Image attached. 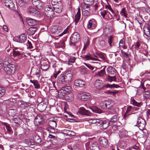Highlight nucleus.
<instances>
[{"label":"nucleus","mask_w":150,"mask_h":150,"mask_svg":"<svg viewBox=\"0 0 150 150\" xmlns=\"http://www.w3.org/2000/svg\"><path fill=\"white\" fill-rule=\"evenodd\" d=\"M88 121L90 125L93 126H99L101 129H106L109 126V122L105 120L91 118Z\"/></svg>","instance_id":"nucleus-1"},{"label":"nucleus","mask_w":150,"mask_h":150,"mask_svg":"<svg viewBox=\"0 0 150 150\" xmlns=\"http://www.w3.org/2000/svg\"><path fill=\"white\" fill-rule=\"evenodd\" d=\"M72 89L71 87L70 86H66L63 87L58 92V97L60 98H66V97H69V93Z\"/></svg>","instance_id":"nucleus-2"},{"label":"nucleus","mask_w":150,"mask_h":150,"mask_svg":"<svg viewBox=\"0 0 150 150\" xmlns=\"http://www.w3.org/2000/svg\"><path fill=\"white\" fill-rule=\"evenodd\" d=\"M4 71L8 74L14 73L15 71V66L11 64L7 61H4Z\"/></svg>","instance_id":"nucleus-3"},{"label":"nucleus","mask_w":150,"mask_h":150,"mask_svg":"<svg viewBox=\"0 0 150 150\" xmlns=\"http://www.w3.org/2000/svg\"><path fill=\"white\" fill-rule=\"evenodd\" d=\"M77 97L81 101H86L90 99L91 95L89 93L80 92L77 94Z\"/></svg>","instance_id":"nucleus-4"},{"label":"nucleus","mask_w":150,"mask_h":150,"mask_svg":"<svg viewBox=\"0 0 150 150\" xmlns=\"http://www.w3.org/2000/svg\"><path fill=\"white\" fill-rule=\"evenodd\" d=\"M136 122L137 124L135 126L138 127L140 130H142L145 128L146 125L145 121L142 117H138Z\"/></svg>","instance_id":"nucleus-5"},{"label":"nucleus","mask_w":150,"mask_h":150,"mask_svg":"<svg viewBox=\"0 0 150 150\" xmlns=\"http://www.w3.org/2000/svg\"><path fill=\"white\" fill-rule=\"evenodd\" d=\"M80 39V36L79 34L77 32L74 33L72 35V36L70 38V44L71 45H75L76 42L79 41Z\"/></svg>","instance_id":"nucleus-6"},{"label":"nucleus","mask_w":150,"mask_h":150,"mask_svg":"<svg viewBox=\"0 0 150 150\" xmlns=\"http://www.w3.org/2000/svg\"><path fill=\"white\" fill-rule=\"evenodd\" d=\"M100 13L103 18L105 20H109L112 18V15L106 10H100Z\"/></svg>","instance_id":"nucleus-7"},{"label":"nucleus","mask_w":150,"mask_h":150,"mask_svg":"<svg viewBox=\"0 0 150 150\" xmlns=\"http://www.w3.org/2000/svg\"><path fill=\"white\" fill-rule=\"evenodd\" d=\"M53 10L51 6H47L45 8V13L46 15L49 17H51L54 14Z\"/></svg>","instance_id":"nucleus-8"},{"label":"nucleus","mask_w":150,"mask_h":150,"mask_svg":"<svg viewBox=\"0 0 150 150\" xmlns=\"http://www.w3.org/2000/svg\"><path fill=\"white\" fill-rule=\"evenodd\" d=\"M22 50L18 47H15L13 52V56L14 57H19L23 55Z\"/></svg>","instance_id":"nucleus-9"},{"label":"nucleus","mask_w":150,"mask_h":150,"mask_svg":"<svg viewBox=\"0 0 150 150\" xmlns=\"http://www.w3.org/2000/svg\"><path fill=\"white\" fill-rule=\"evenodd\" d=\"M97 25V23L96 20L92 18L88 21L87 28L89 29H94L96 27Z\"/></svg>","instance_id":"nucleus-10"},{"label":"nucleus","mask_w":150,"mask_h":150,"mask_svg":"<svg viewBox=\"0 0 150 150\" xmlns=\"http://www.w3.org/2000/svg\"><path fill=\"white\" fill-rule=\"evenodd\" d=\"M5 6L12 10L15 9V5L12 0H5L4 2Z\"/></svg>","instance_id":"nucleus-11"},{"label":"nucleus","mask_w":150,"mask_h":150,"mask_svg":"<svg viewBox=\"0 0 150 150\" xmlns=\"http://www.w3.org/2000/svg\"><path fill=\"white\" fill-rule=\"evenodd\" d=\"M33 5L38 9H41L43 7V4L40 0H32Z\"/></svg>","instance_id":"nucleus-12"},{"label":"nucleus","mask_w":150,"mask_h":150,"mask_svg":"<svg viewBox=\"0 0 150 150\" xmlns=\"http://www.w3.org/2000/svg\"><path fill=\"white\" fill-rule=\"evenodd\" d=\"M141 87L144 91L143 93L144 98L145 99L150 98V91L148 89H146L144 86V84H142Z\"/></svg>","instance_id":"nucleus-13"},{"label":"nucleus","mask_w":150,"mask_h":150,"mask_svg":"<svg viewBox=\"0 0 150 150\" xmlns=\"http://www.w3.org/2000/svg\"><path fill=\"white\" fill-rule=\"evenodd\" d=\"M99 142L102 146L107 148L108 146L107 139L104 137H101L99 139Z\"/></svg>","instance_id":"nucleus-14"},{"label":"nucleus","mask_w":150,"mask_h":150,"mask_svg":"<svg viewBox=\"0 0 150 150\" xmlns=\"http://www.w3.org/2000/svg\"><path fill=\"white\" fill-rule=\"evenodd\" d=\"M16 40L18 42L23 43L26 41V35L24 34H22L21 35L16 37Z\"/></svg>","instance_id":"nucleus-15"},{"label":"nucleus","mask_w":150,"mask_h":150,"mask_svg":"<svg viewBox=\"0 0 150 150\" xmlns=\"http://www.w3.org/2000/svg\"><path fill=\"white\" fill-rule=\"evenodd\" d=\"M28 11L32 15L36 17H38L40 16V12L34 8L30 7Z\"/></svg>","instance_id":"nucleus-16"},{"label":"nucleus","mask_w":150,"mask_h":150,"mask_svg":"<svg viewBox=\"0 0 150 150\" xmlns=\"http://www.w3.org/2000/svg\"><path fill=\"white\" fill-rule=\"evenodd\" d=\"M78 113L81 115L87 116H90L91 114L88 110H86L83 107L80 108L79 109Z\"/></svg>","instance_id":"nucleus-17"},{"label":"nucleus","mask_w":150,"mask_h":150,"mask_svg":"<svg viewBox=\"0 0 150 150\" xmlns=\"http://www.w3.org/2000/svg\"><path fill=\"white\" fill-rule=\"evenodd\" d=\"M61 27L54 26L52 27L50 29V31L52 34H57L61 31Z\"/></svg>","instance_id":"nucleus-18"},{"label":"nucleus","mask_w":150,"mask_h":150,"mask_svg":"<svg viewBox=\"0 0 150 150\" xmlns=\"http://www.w3.org/2000/svg\"><path fill=\"white\" fill-rule=\"evenodd\" d=\"M81 57L83 59H85L86 60H92L100 61L97 58L92 57L90 54H88L86 55H83L81 56Z\"/></svg>","instance_id":"nucleus-19"},{"label":"nucleus","mask_w":150,"mask_h":150,"mask_svg":"<svg viewBox=\"0 0 150 150\" xmlns=\"http://www.w3.org/2000/svg\"><path fill=\"white\" fill-rule=\"evenodd\" d=\"M53 6V8L56 13H59L62 11L63 7L62 4H58V5H55L54 6Z\"/></svg>","instance_id":"nucleus-20"},{"label":"nucleus","mask_w":150,"mask_h":150,"mask_svg":"<svg viewBox=\"0 0 150 150\" xmlns=\"http://www.w3.org/2000/svg\"><path fill=\"white\" fill-rule=\"evenodd\" d=\"M106 109H109L112 108L114 105L113 101L110 100H105Z\"/></svg>","instance_id":"nucleus-21"},{"label":"nucleus","mask_w":150,"mask_h":150,"mask_svg":"<svg viewBox=\"0 0 150 150\" xmlns=\"http://www.w3.org/2000/svg\"><path fill=\"white\" fill-rule=\"evenodd\" d=\"M74 84L75 86L83 87L85 85V82L81 80L77 79L74 81Z\"/></svg>","instance_id":"nucleus-22"},{"label":"nucleus","mask_w":150,"mask_h":150,"mask_svg":"<svg viewBox=\"0 0 150 150\" xmlns=\"http://www.w3.org/2000/svg\"><path fill=\"white\" fill-rule=\"evenodd\" d=\"M43 120V119L41 116L37 115L35 118L34 122L35 125H38L40 124Z\"/></svg>","instance_id":"nucleus-23"},{"label":"nucleus","mask_w":150,"mask_h":150,"mask_svg":"<svg viewBox=\"0 0 150 150\" xmlns=\"http://www.w3.org/2000/svg\"><path fill=\"white\" fill-rule=\"evenodd\" d=\"M90 150H100L98 143L96 142L92 143L90 147Z\"/></svg>","instance_id":"nucleus-24"},{"label":"nucleus","mask_w":150,"mask_h":150,"mask_svg":"<svg viewBox=\"0 0 150 150\" xmlns=\"http://www.w3.org/2000/svg\"><path fill=\"white\" fill-rule=\"evenodd\" d=\"M47 107L46 104L43 102H41L39 103L37 106V108L40 112L43 111L45 110Z\"/></svg>","instance_id":"nucleus-25"},{"label":"nucleus","mask_w":150,"mask_h":150,"mask_svg":"<svg viewBox=\"0 0 150 150\" xmlns=\"http://www.w3.org/2000/svg\"><path fill=\"white\" fill-rule=\"evenodd\" d=\"M107 43L109 44V47L111 48L114 45L113 37L112 35L108 37L107 40Z\"/></svg>","instance_id":"nucleus-26"},{"label":"nucleus","mask_w":150,"mask_h":150,"mask_svg":"<svg viewBox=\"0 0 150 150\" xmlns=\"http://www.w3.org/2000/svg\"><path fill=\"white\" fill-rule=\"evenodd\" d=\"M107 71L108 73V75L114 76L115 74V69L112 67H110L108 68L107 69Z\"/></svg>","instance_id":"nucleus-27"},{"label":"nucleus","mask_w":150,"mask_h":150,"mask_svg":"<svg viewBox=\"0 0 150 150\" xmlns=\"http://www.w3.org/2000/svg\"><path fill=\"white\" fill-rule=\"evenodd\" d=\"M57 81L60 84H62L66 81L64 75L63 74H61L59 76Z\"/></svg>","instance_id":"nucleus-28"},{"label":"nucleus","mask_w":150,"mask_h":150,"mask_svg":"<svg viewBox=\"0 0 150 150\" xmlns=\"http://www.w3.org/2000/svg\"><path fill=\"white\" fill-rule=\"evenodd\" d=\"M119 47H122L124 49H126L127 48V46L125 45V40L124 38L122 39L119 42Z\"/></svg>","instance_id":"nucleus-29"},{"label":"nucleus","mask_w":150,"mask_h":150,"mask_svg":"<svg viewBox=\"0 0 150 150\" xmlns=\"http://www.w3.org/2000/svg\"><path fill=\"white\" fill-rule=\"evenodd\" d=\"M27 21L28 24L30 25H34L38 23L37 21L31 18L28 19Z\"/></svg>","instance_id":"nucleus-30"},{"label":"nucleus","mask_w":150,"mask_h":150,"mask_svg":"<svg viewBox=\"0 0 150 150\" xmlns=\"http://www.w3.org/2000/svg\"><path fill=\"white\" fill-rule=\"evenodd\" d=\"M30 82L33 84L35 88L39 89L40 88V84L38 83V81L36 80H30Z\"/></svg>","instance_id":"nucleus-31"},{"label":"nucleus","mask_w":150,"mask_h":150,"mask_svg":"<svg viewBox=\"0 0 150 150\" xmlns=\"http://www.w3.org/2000/svg\"><path fill=\"white\" fill-rule=\"evenodd\" d=\"M37 27H31L29 28L27 32L28 33L31 35H34L36 30Z\"/></svg>","instance_id":"nucleus-32"},{"label":"nucleus","mask_w":150,"mask_h":150,"mask_svg":"<svg viewBox=\"0 0 150 150\" xmlns=\"http://www.w3.org/2000/svg\"><path fill=\"white\" fill-rule=\"evenodd\" d=\"M48 124L50 128L52 129H55L57 126V123L54 120H50L48 122Z\"/></svg>","instance_id":"nucleus-33"},{"label":"nucleus","mask_w":150,"mask_h":150,"mask_svg":"<svg viewBox=\"0 0 150 150\" xmlns=\"http://www.w3.org/2000/svg\"><path fill=\"white\" fill-rule=\"evenodd\" d=\"M68 73H67L66 75H64L66 81H70L72 78V75L71 74L69 73L71 72L70 71H68Z\"/></svg>","instance_id":"nucleus-34"},{"label":"nucleus","mask_w":150,"mask_h":150,"mask_svg":"<svg viewBox=\"0 0 150 150\" xmlns=\"http://www.w3.org/2000/svg\"><path fill=\"white\" fill-rule=\"evenodd\" d=\"M118 120V115H115L112 116L110 118V120L108 121L109 122V124L110 122H116Z\"/></svg>","instance_id":"nucleus-35"},{"label":"nucleus","mask_w":150,"mask_h":150,"mask_svg":"<svg viewBox=\"0 0 150 150\" xmlns=\"http://www.w3.org/2000/svg\"><path fill=\"white\" fill-rule=\"evenodd\" d=\"M24 142L25 144L29 146L33 145L35 144V142L32 139H27L25 140Z\"/></svg>","instance_id":"nucleus-36"},{"label":"nucleus","mask_w":150,"mask_h":150,"mask_svg":"<svg viewBox=\"0 0 150 150\" xmlns=\"http://www.w3.org/2000/svg\"><path fill=\"white\" fill-rule=\"evenodd\" d=\"M105 73V69L100 70V71L95 73L96 75L99 76H103Z\"/></svg>","instance_id":"nucleus-37"},{"label":"nucleus","mask_w":150,"mask_h":150,"mask_svg":"<svg viewBox=\"0 0 150 150\" xmlns=\"http://www.w3.org/2000/svg\"><path fill=\"white\" fill-rule=\"evenodd\" d=\"M40 67L42 69L45 70L49 68V66L47 63L44 62L41 64Z\"/></svg>","instance_id":"nucleus-38"},{"label":"nucleus","mask_w":150,"mask_h":150,"mask_svg":"<svg viewBox=\"0 0 150 150\" xmlns=\"http://www.w3.org/2000/svg\"><path fill=\"white\" fill-rule=\"evenodd\" d=\"M51 3L53 6H54L55 5L62 4L61 0H52Z\"/></svg>","instance_id":"nucleus-39"},{"label":"nucleus","mask_w":150,"mask_h":150,"mask_svg":"<svg viewBox=\"0 0 150 150\" xmlns=\"http://www.w3.org/2000/svg\"><path fill=\"white\" fill-rule=\"evenodd\" d=\"M120 14L124 16L125 18H127V11L125 8H123L120 12Z\"/></svg>","instance_id":"nucleus-40"},{"label":"nucleus","mask_w":150,"mask_h":150,"mask_svg":"<svg viewBox=\"0 0 150 150\" xmlns=\"http://www.w3.org/2000/svg\"><path fill=\"white\" fill-rule=\"evenodd\" d=\"M107 79L108 81L110 82H111L112 81H116L115 75L112 76L108 75Z\"/></svg>","instance_id":"nucleus-41"},{"label":"nucleus","mask_w":150,"mask_h":150,"mask_svg":"<svg viewBox=\"0 0 150 150\" xmlns=\"http://www.w3.org/2000/svg\"><path fill=\"white\" fill-rule=\"evenodd\" d=\"M82 14L84 16H88L90 15V9L87 10L82 9Z\"/></svg>","instance_id":"nucleus-42"},{"label":"nucleus","mask_w":150,"mask_h":150,"mask_svg":"<svg viewBox=\"0 0 150 150\" xmlns=\"http://www.w3.org/2000/svg\"><path fill=\"white\" fill-rule=\"evenodd\" d=\"M102 84V81L100 79H97L96 80L94 83V85L96 87L101 86Z\"/></svg>","instance_id":"nucleus-43"},{"label":"nucleus","mask_w":150,"mask_h":150,"mask_svg":"<svg viewBox=\"0 0 150 150\" xmlns=\"http://www.w3.org/2000/svg\"><path fill=\"white\" fill-rule=\"evenodd\" d=\"M90 5L88 4H86L85 3H82L81 5L82 9L84 10L87 9L88 10V9H89Z\"/></svg>","instance_id":"nucleus-44"},{"label":"nucleus","mask_w":150,"mask_h":150,"mask_svg":"<svg viewBox=\"0 0 150 150\" xmlns=\"http://www.w3.org/2000/svg\"><path fill=\"white\" fill-rule=\"evenodd\" d=\"M81 17V13H77L76 15L75 16V18L74 20L75 24H76L79 22L80 20Z\"/></svg>","instance_id":"nucleus-45"},{"label":"nucleus","mask_w":150,"mask_h":150,"mask_svg":"<svg viewBox=\"0 0 150 150\" xmlns=\"http://www.w3.org/2000/svg\"><path fill=\"white\" fill-rule=\"evenodd\" d=\"M99 105L100 107L102 109L105 110L106 109L105 100L104 101H100L99 104Z\"/></svg>","instance_id":"nucleus-46"},{"label":"nucleus","mask_w":150,"mask_h":150,"mask_svg":"<svg viewBox=\"0 0 150 150\" xmlns=\"http://www.w3.org/2000/svg\"><path fill=\"white\" fill-rule=\"evenodd\" d=\"M144 33L147 36L150 37V30L149 28V26L144 30Z\"/></svg>","instance_id":"nucleus-47"},{"label":"nucleus","mask_w":150,"mask_h":150,"mask_svg":"<svg viewBox=\"0 0 150 150\" xmlns=\"http://www.w3.org/2000/svg\"><path fill=\"white\" fill-rule=\"evenodd\" d=\"M34 139L37 144H39L41 142V139L38 135L35 136L34 137Z\"/></svg>","instance_id":"nucleus-48"},{"label":"nucleus","mask_w":150,"mask_h":150,"mask_svg":"<svg viewBox=\"0 0 150 150\" xmlns=\"http://www.w3.org/2000/svg\"><path fill=\"white\" fill-rule=\"evenodd\" d=\"M28 1V0H19L18 4L21 7H23L26 4V3Z\"/></svg>","instance_id":"nucleus-49"},{"label":"nucleus","mask_w":150,"mask_h":150,"mask_svg":"<svg viewBox=\"0 0 150 150\" xmlns=\"http://www.w3.org/2000/svg\"><path fill=\"white\" fill-rule=\"evenodd\" d=\"M131 103L137 107H139L140 105V103L137 102L134 99H131Z\"/></svg>","instance_id":"nucleus-50"},{"label":"nucleus","mask_w":150,"mask_h":150,"mask_svg":"<svg viewBox=\"0 0 150 150\" xmlns=\"http://www.w3.org/2000/svg\"><path fill=\"white\" fill-rule=\"evenodd\" d=\"M132 109V107L131 106H129L127 107V110L126 111V113L125 115V117L131 114V113H129Z\"/></svg>","instance_id":"nucleus-51"},{"label":"nucleus","mask_w":150,"mask_h":150,"mask_svg":"<svg viewBox=\"0 0 150 150\" xmlns=\"http://www.w3.org/2000/svg\"><path fill=\"white\" fill-rule=\"evenodd\" d=\"M142 43L139 42H137L136 43L135 45V50H138L140 49V47H141Z\"/></svg>","instance_id":"nucleus-52"},{"label":"nucleus","mask_w":150,"mask_h":150,"mask_svg":"<svg viewBox=\"0 0 150 150\" xmlns=\"http://www.w3.org/2000/svg\"><path fill=\"white\" fill-rule=\"evenodd\" d=\"M105 7L106 9H108L113 14L114 16H116V14L114 13V11L110 5H105Z\"/></svg>","instance_id":"nucleus-53"},{"label":"nucleus","mask_w":150,"mask_h":150,"mask_svg":"<svg viewBox=\"0 0 150 150\" xmlns=\"http://www.w3.org/2000/svg\"><path fill=\"white\" fill-rule=\"evenodd\" d=\"M6 93L5 90L0 86V98L3 97Z\"/></svg>","instance_id":"nucleus-54"},{"label":"nucleus","mask_w":150,"mask_h":150,"mask_svg":"<svg viewBox=\"0 0 150 150\" xmlns=\"http://www.w3.org/2000/svg\"><path fill=\"white\" fill-rule=\"evenodd\" d=\"M76 60V58L75 57L71 58L68 61V64H71L74 63Z\"/></svg>","instance_id":"nucleus-55"},{"label":"nucleus","mask_w":150,"mask_h":150,"mask_svg":"<svg viewBox=\"0 0 150 150\" xmlns=\"http://www.w3.org/2000/svg\"><path fill=\"white\" fill-rule=\"evenodd\" d=\"M83 1L86 4L91 5L94 3V0H83Z\"/></svg>","instance_id":"nucleus-56"},{"label":"nucleus","mask_w":150,"mask_h":150,"mask_svg":"<svg viewBox=\"0 0 150 150\" xmlns=\"http://www.w3.org/2000/svg\"><path fill=\"white\" fill-rule=\"evenodd\" d=\"M98 43L101 46H104L105 45V41L102 39H99L98 40Z\"/></svg>","instance_id":"nucleus-57"},{"label":"nucleus","mask_w":150,"mask_h":150,"mask_svg":"<svg viewBox=\"0 0 150 150\" xmlns=\"http://www.w3.org/2000/svg\"><path fill=\"white\" fill-rule=\"evenodd\" d=\"M98 56L99 58L105 60L106 59L105 54L104 53H100L98 54Z\"/></svg>","instance_id":"nucleus-58"},{"label":"nucleus","mask_w":150,"mask_h":150,"mask_svg":"<svg viewBox=\"0 0 150 150\" xmlns=\"http://www.w3.org/2000/svg\"><path fill=\"white\" fill-rule=\"evenodd\" d=\"M9 115L12 116L14 115L16 113V110L14 109H11L9 111Z\"/></svg>","instance_id":"nucleus-59"},{"label":"nucleus","mask_w":150,"mask_h":150,"mask_svg":"<svg viewBox=\"0 0 150 150\" xmlns=\"http://www.w3.org/2000/svg\"><path fill=\"white\" fill-rule=\"evenodd\" d=\"M13 121L14 123L18 124L20 122L21 120L18 117H16L13 118Z\"/></svg>","instance_id":"nucleus-60"},{"label":"nucleus","mask_w":150,"mask_h":150,"mask_svg":"<svg viewBox=\"0 0 150 150\" xmlns=\"http://www.w3.org/2000/svg\"><path fill=\"white\" fill-rule=\"evenodd\" d=\"M68 27H67L66 29H65L64 31L60 34L59 35V36H62L66 34L68 31Z\"/></svg>","instance_id":"nucleus-61"},{"label":"nucleus","mask_w":150,"mask_h":150,"mask_svg":"<svg viewBox=\"0 0 150 150\" xmlns=\"http://www.w3.org/2000/svg\"><path fill=\"white\" fill-rule=\"evenodd\" d=\"M28 106V104L26 102L22 103L20 105V107L22 108H25L27 107Z\"/></svg>","instance_id":"nucleus-62"},{"label":"nucleus","mask_w":150,"mask_h":150,"mask_svg":"<svg viewBox=\"0 0 150 150\" xmlns=\"http://www.w3.org/2000/svg\"><path fill=\"white\" fill-rule=\"evenodd\" d=\"M83 64L89 69L91 70H93V69H95L94 67H93L89 64H87L86 63H84Z\"/></svg>","instance_id":"nucleus-63"},{"label":"nucleus","mask_w":150,"mask_h":150,"mask_svg":"<svg viewBox=\"0 0 150 150\" xmlns=\"http://www.w3.org/2000/svg\"><path fill=\"white\" fill-rule=\"evenodd\" d=\"M67 132L68 134L69 135L75 136L76 135V133L72 131L67 130Z\"/></svg>","instance_id":"nucleus-64"}]
</instances>
